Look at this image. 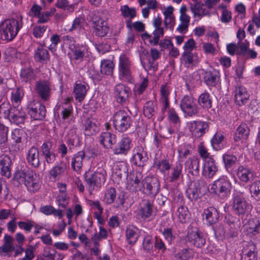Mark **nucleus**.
Segmentation results:
<instances>
[{"instance_id":"1","label":"nucleus","mask_w":260,"mask_h":260,"mask_svg":"<svg viewBox=\"0 0 260 260\" xmlns=\"http://www.w3.org/2000/svg\"><path fill=\"white\" fill-rule=\"evenodd\" d=\"M22 26L21 16L6 19L0 25V38L3 40L11 41L15 38Z\"/></svg>"},{"instance_id":"2","label":"nucleus","mask_w":260,"mask_h":260,"mask_svg":"<svg viewBox=\"0 0 260 260\" xmlns=\"http://www.w3.org/2000/svg\"><path fill=\"white\" fill-rule=\"evenodd\" d=\"M106 172L102 168H99L92 173H85L84 178L86 187L90 194L103 185L106 180Z\"/></svg>"},{"instance_id":"3","label":"nucleus","mask_w":260,"mask_h":260,"mask_svg":"<svg viewBox=\"0 0 260 260\" xmlns=\"http://www.w3.org/2000/svg\"><path fill=\"white\" fill-rule=\"evenodd\" d=\"M232 209L236 215L243 217L249 214L252 206L248 203L242 192H238L233 194Z\"/></svg>"},{"instance_id":"4","label":"nucleus","mask_w":260,"mask_h":260,"mask_svg":"<svg viewBox=\"0 0 260 260\" xmlns=\"http://www.w3.org/2000/svg\"><path fill=\"white\" fill-rule=\"evenodd\" d=\"M180 108L185 117L196 116L199 112L196 99L191 95H184L180 101Z\"/></svg>"},{"instance_id":"5","label":"nucleus","mask_w":260,"mask_h":260,"mask_svg":"<svg viewBox=\"0 0 260 260\" xmlns=\"http://www.w3.org/2000/svg\"><path fill=\"white\" fill-rule=\"evenodd\" d=\"M231 189V183L224 177L219 178L212 184L211 192L217 195L220 199L224 200L229 196Z\"/></svg>"},{"instance_id":"6","label":"nucleus","mask_w":260,"mask_h":260,"mask_svg":"<svg viewBox=\"0 0 260 260\" xmlns=\"http://www.w3.org/2000/svg\"><path fill=\"white\" fill-rule=\"evenodd\" d=\"M137 218L145 221L152 220L155 216L153 202L148 199H144L139 204L136 212Z\"/></svg>"},{"instance_id":"7","label":"nucleus","mask_w":260,"mask_h":260,"mask_svg":"<svg viewBox=\"0 0 260 260\" xmlns=\"http://www.w3.org/2000/svg\"><path fill=\"white\" fill-rule=\"evenodd\" d=\"M118 76L123 81L132 82L133 77L131 72V61L125 54L120 56L118 64Z\"/></svg>"},{"instance_id":"8","label":"nucleus","mask_w":260,"mask_h":260,"mask_svg":"<svg viewBox=\"0 0 260 260\" xmlns=\"http://www.w3.org/2000/svg\"><path fill=\"white\" fill-rule=\"evenodd\" d=\"M35 91L43 101H48L52 92L51 83L47 80L40 79L36 82Z\"/></svg>"},{"instance_id":"9","label":"nucleus","mask_w":260,"mask_h":260,"mask_svg":"<svg viewBox=\"0 0 260 260\" xmlns=\"http://www.w3.org/2000/svg\"><path fill=\"white\" fill-rule=\"evenodd\" d=\"M2 112L6 115H8L11 122L18 125H20V127L23 128L22 125H23L25 114L20 106L15 107L14 106L8 110L3 109Z\"/></svg>"},{"instance_id":"10","label":"nucleus","mask_w":260,"mask_h":260,"mask_svg":"<svg viewBox=\"0 0 260 260\" xmlns=\"http://www.w3.org/2000/svg\"><path fill=\"white\" fill-rule=\"evenodd\" d=\"M142 192L152 197L155 196L159 192L160 184L158 179L154 177H148L142 182Z\"/></svg>"},{"instance_id":"11","label":"nucleus","mask_w":260,"mask_h":260,"mask_svg":"<svg viewBox=\"0 0 260 260\" xmlns=\"http://www.w3.org/2000/svg\"><path fill=\"white\" fill-rule=\"evenodd\" d=\"M113 124L116 129L127 130L132 124L131 118L124 111L120 110L114 114Z\"/></svg>"},{"instance_id":"12","label":"nucleus","mask_w":260,"mask_h":260,"mask_svg":"<svg viewBox=\"0 0 260 260\" xmlns=\"http://www.w3.org/2000/svg\"><path fill=\"white\" fill-rule=\"evenodd\" d=\"M28 113L34 120H42L46 115V108L39 102L33 103L29 105Z\"/></svg>"},{"instance_id":"13","label":"nucleus","mask_w":260,"mask_h":260,"mask_svg":"<svg viewBox=\"0 0 260 260\" xmlns=\"http://www.w3.org/2000/svg\"><path fill=\"white\" fill-rule=\"evenodd\" d=\"M70 49L72 52L73 58L75 60L81 62L89 57V52L86 46L77 45L73 48L70 45Z\"/></svg>"},{"instance_id":"14","label":"nucleus","mask_w":260,"mask_h":260,"mask_svg":"<svg viewBox=\"0 0 260 260\" xmlns=\"http://www.w3.org/2000/svg\"><path fill=\"white\" fill-rule=\"evenodd\" d=\"M114 93L117 101L119 103H124L127 101L131 91L129 87L123 84H117L114 89Z\"/></svg>"},{"instance_id":"15","label":"nucleus","mask_w":260,"mask_h":260,"mask_svg":"<svg viewBox=\"0 0 260 260\" xmlns=\"http://www.w3.org/2000/svg\"><path fill=\"white\" fill-rule=\"evenodd\" d=\"M142 175L140 172H136L131 174L128 179L127 188L133 192H137L141 190L142 188L140 186V184L143 180Z\"/></svg>"},{"instance_id":"16","label":"nucleus","mask_w":260,"mask_h":260,"mask_svg":"<svg viewBox=\"0 0 260 260\" xmlns=\"http://www.w3.org/2000/svg\"><path fill=\"white\" fill-rule=\"evenodd\" d=\"M188 239L190 242L197 247H202L206 243L202 233L196 228L189 230Z\"/></svg>"},{"instance_id":"17","label":"nucleus","mask_w":260,"mask_h":260,"mask_svg":"<svg viewBox=\"0 0 260 260\" xmlns=\"http://www.w3.org/2000/svg\"><path fill=\"white\" fill-rule=\"evenodd\" d=\"M171 88L167 84H162L160 87L159 102L162 105L161 111L164 113L170 105L169 97Z\"/></svg>"},{"instance_id":"18","label":"nucleus","mask_w":260,"mask_h":260,"mask_svg":"<svg viewBox=\"0 0 260 260\" xmlns=\"http://www.w3.org/2000/svg\"><path fill=\"white\" fill-rule=\"evenodd\" d=\"M218 171V168L213 158L205 160L202 171V175L206 178H212Z\"/></svg>"},{"instance_id":"19","label":"nucleus","mask_w":260,"mask_h":260,"mask_svg":"<svg viewBox=\"0 0 260 260\" xmlns=\"http://www.w3.org/2000/svg\"><path fill=\"white\" fill-rule=\"evenodd\" d=\"M12 160L9 156L6 154H3L0 156V173L7 178L11 176V166Z\"/></svg>"},{"instance_id":"20","label":"nucleus","mask_w":260,"mask_h":260,"mask_svg":"<svg viewBox=\"0 0 260 260\" xmlns=\"http://www.w3.org/2000/svg\"><path fill=\"white\" fill-rule=\"evenodd\" d=\"M220 79L219 72L215 70L206 71L203 73V79L206 84L209 86H216Z\"/></svg>"},{"instance_id":"21","label":"nucleus","mask_w":260,"mask_h":260,"mask_svg":"<svg viewBox=\"0 0 260 260\" xmlns=\"http://www.w3.org/2000/svg\"><path fill=\"white\" fill-rule=\"evenodd\" d=\"M257 250L255 244L247 243L243 248L241 253V260H256Z\"/></svg>"},{"instance_id":"22","label":"nucleus","mask_w":260,"mask_h":260,"mask_svg":"<svg viewBox=\"0 0 260 260\" xmlns=\"http://www.w3.org/2000/svg\"><path fill=\"white\" fill-rule=\"evenodd\" d=\"M33 171L31 170H18L16 171L13 177V182L15 185L19 186L23 184H25L29 178L32 176Z\"/></svg>"},{"instance_id":"23","label":"nucleus","mask_w":260,"mask_h":260,"mask_svg":"<svg viewBox=\"0 0 260 260\" xmlns=\"http://www.w3.org/2000/svg\"><path fill=\"white\" fill-rule=\"evenodd\" d=\"M183 165L181 162L178 161L172 168L170 175L167 179L170 182H174L178 181L182 176Z\"/></svg>"},{"instance_id":"24","label":"nucleus","mask_w":260,"mask_h":260,"mask_svg":"<svg viewBox=\"0 0 260 260\" xmlns=\"http://www.w3.org/2000/svg\"><path fill=\"white\" fill-rule=\"evenodd\" d=\"M249 94L245 87L240 86L235 90V100L236 103L240 106L244 105L248 100Z\"/></svg>"},{"instance_id":"25","label":"nucleus","mask_w":260,"mask_h":260,"mask_svg":"<svg viewBox=\"0 0 260 260\" xmlns=\"http://www.w3.org/2000/svg\"><path fill=\"white\" fill-rule=\"evenodd\" d=\"M44 44L43 45H39L34 54L35 60L42 63H46L50 58L49 52L47 50L44 48Z\"/></svg>"},{"instance_id":"26","label":"nucleus","mask_w":260,"mask_h":260,"mask_svg":"<svg viewBox=\"0 0 260 260\" xmlns=\"http://www.w3.org/2000/svg\"><path fill=\"white\" fill-rule=\"evenodd\" d=\"M147 154L142 148L138 147L135 149L132 161L136 166H144V162L147 160Z\"/></svg>"},{"instance_id":"27","label":"nucleus","mask_w":260,"mask_h":260,"mask_svg":"<svg viewBox=\"0 0 260 260\" xmlns=\"http://www.w3.org/2000/svg\"><path fill=\"white\" fill-rule=\"evenodd\" d=\"M131 140L128 138H123L114 148L116 154H126L131 148Z\"/></svg>"},{"instance_id":"28","label":"nucleus","mask_w":260,"mask_h":260,"mask_svg":"<svg viewBox=\"0 0 260 260\" xmlns=\"http://www.w3.org/2000/svg\"><path fill=\"white\" fill-rule=\"evenodd\" d=\"M236 174L239 180L244 183L250 181L253 177V174L251 170L243 166L238 167Z\"/></svg>"},{"instance_id":"29","label":"nucleus","mask_w":260,"mask_h":260,"mask_svg":"<svg viewBox=\"0 0 260 260\" xmlns=\"http://www.w3.org/2000/svg\"><path fill=\"white\" fill-rule=\"evenodd\" d=\"M27 160L30 165L35 168H37L40 166L39 152L37 148L31 147L28 150Z\"/></svg>"},{"instance_id":"30","label":"nucleus","mask_w":260,"mask_h":260,"mask_svg":"<svg viewBox=\"0 0 260 260\" xmlns=\"http://www.w3.org/2000/svg\"><path fill=\"white\" fill-rule=\"evenodd\" d=\"M200 159L192 157L188 158L185 162L186 168L189 173L193 176H197L199 174Z\"/></svg>"},{"instance_id":"31","label":"nucleus","mask_w":260,"mask_h":260,"mask_svg":"<svg viewBox=\"0 0 260 260\" xmlns=\"http://www.w3.org/2000/svg\"><path fill=\"white\" fill-rule=\"evenodd\" d=\"M100 141L104 147L111 148L116 143V137L110 132H105L100 135Z\"/></svg>"},{"instance_id":"32","label":"nucleus","mask_w":260,"mask_h":260,"mask_svg":"<svg viewBox=\"0 0 260 260\" xmlns=\"http://www.w3.org/2000/svg\"><path fill=\"white\" fill-rule=\"evenodd\" d=\"M25 185L28 190L32 192H36L40 189L41 181L35 172L33 171L32 176L28 179Z\"/></svg>"},{"instance_id":"33","label":"nucleus","mask_w":260,"mask_h":260,"mask_svg":"<svg viewBox=\"0 0 260 260\" xmlns=\"http://www.w3.org/2000/svg\"><path fill=\"white\" fill-rule=\"evenodd\" d=\"M88 89V87L85 84L76 83L73 90L76 100L82 102L86 95Z\"/></svg>"},{"instance_id":"34","label":"nucleus","mask_w":260,"mask_h":260,"mask_svg":"<svg viewBox=\"0 0 260 260\" xmlns=\"http://www.w3.org/2000/svg\"><path fill=\"white\" fill-rule=\"evenodd\" d=\"M206 219L211 225L216 223L219 220L220 216L218 210L213 207H209L204 210Z\"/></svg>"},{"instance_id":"35","label":"nucleus","mask_w":260,"mask_h":260,"mask_svg":"<svg viewBox=\"0 0 260 260\" xmlns=\"http://www.w3.org/2000/svg\"><path fill=\"white\" fill-rule=\"evenodd\" d=\"M66 169V165L63 163L54 166L49 172L50 178L54 181L58 180L64 174Z\"/></svg>"},{"instance_id":"36","label":"nucleus","mask_w":260,"mask_h":260,"mask_svg":"<svg viewBox=\"0 0 260 260\" xmlns=\"http://www.w3.org/2000/svg\"><path fill=\"white\" fill-rule=\"evenodd\" d=\"M138 229L133 225H129L126 230V237L130 244H134L138 240L139 237Z\"/></svg>"},{"instance_id":"37","label":"nucleus","mask_w":260,"mask_h":260,"mask_svg":"<svg viewBox=\"0 0 260 260\" xmlns=\"http://www.w3.org/2000/svg\"><path fill=\"white\" fill-rule=\"evenodd\" d=\"M85 157V152L83 151L78 152L76 154L72 160V167L73 169L76 171L79 172L83 166V160Z\"/></svg>"},{"instance_id":"38","label":"nucleus","mask_w":260,"mask_h":260,"mask_svg":"<svg viewBox=\"0 0 260 260\" xmlns=\"http://www.w3.org/2000/svg\"><path fill=\"white\" fill-rule=\"evenodd\" d=\"M70 100V98L67 99L66 101L58 107V110L63 119L68 118L72 112V107L69 103Z\"/></svg>"},{"instance_id":"39","label":"nucleus","mask_w":260,"mask_h":260,"mask_svg":"<svg viewBox=\"0 0 260 260\" xmlns=\"http://www.w3.org/2000/svg\"><path fill=\"white\" fill-rule=\"evenodd\" d=\"M4 244L0 246V253H8L14 250V239L12 236L6 234L4 236Z\"/></svg>"},{"instance_id":"40","label":"nucleus","mask_w":260,"mask_h":260,"mask_svg":"<svg viewBox=\"0 0 260 260\" xmlns=\"http://www.w3.org/2000/svg\"><path fill=\"white\" fill-rule=\"evenodd\" d=\"M156 104L151 101L147 102L143 107V113L148 118H151L156 112Z\"/></svg>"},{"instance_id":"41","label":"nucleus","mask_w":260,"mask_h":260,"mask_svg":"<svg viewBox=\"0 0 260 260\" xmlns=\"http://www.w3.org/2000/svg\"><path fill=\"white\" fill-rule=\"evenodd\" d=\"M198 103L204 109H209L212 107V100L209 93H202L198 98Z\"/></svg>"},{"instance_id":"42","label":"nucleus","mask_w":260,"mask_h":260,"mask_svg":"<svg viewBox=\"0 0 260 260\" xmlns=\"http://www.w3.org/2000/svg\"><path fill=\"white\" fill-rule=\"evenodd\" d=\"M114 64L112 61L107 59L101 61V72L107 75H111L113 73Z\"/></svg>"},{"instance_id":"43","label":"nucleus","mask_w":260,"mask_h":260,"mask_svg":"<svg viewBox=\"0 0 260 260\" xmlns=\"http://www.w3.org/2000/svg\"><path fill=\"white\" fill-rule=\"evenodd\" d=\"M154 166L161 173L165 174L166 171L171 169V164L170 163L169 160L166 159L162 160L155 159L154 162Z\"/></svg>"},{"instance_id":"44","label":"nucleus","mask_w":260,"mask_h":260,"mask_svg":"<svg viewBox=\"0 0 260 260\" xmlns=\"http://www.w3.org/2000/svg\"><path fill=\"white\" fill-rule=\"evenodd\" d=\"M176 214L180 222L185 223L189 218V212L186 206H180L178 207Z\"/></svg>"},{"instance_id":"45","label":"nucleus","mask_w":260,"mask_h":260,"mask_svg":"<svg viewBox=\"0 0 260 260\" xmlns=\"http://www.w3.org/2000/svg\"><path fill=\"white\" fill-rule=\"evenodd\" d=\"M200 188L198 187L196 183L191 185L186 190L187 197L191 201L197 200L200 198Z\"/></svg>"},{"instance_id":"46","label":"nucleus","mask_w":260,"mask_h":260,"mask_svg":"<svg viewBox=\"0 0 260 260\" xmlns=\"http://www.w3.org/2000/svg\"><path fill=\"white\" fill-rule=\"evenodd\" d=\"M247 226V230L249 233L253 235L260 233V220L252 219L249 221Z\"/></svg>"},{"instance_id":"47","label":"nucleus","mask_w":260,"mask_h":260,"mask_svg":"<svg viewBox=\"0 0 260 260\" xmlns=\"http://www.w3.org/2000/svg\"><path fill=\"white\" fill-rule=\"evenodd\" d=\"M187 126L190 130H206L209 128V123L202 121H192L187 123Z\"/></svg>"},{"instance_id":"48","label":"nucleus","mask_w":260,"mask_h":260,"mask_svg":"<svg viewBox=\"0 0 260 260\" xmlns=\"http://www.w3.org/2000/svg\"><path fill=\"white\" fill-rule=\"evenodd\" d=\"M121 15L125 18L133 19L136 16V11L134 8H130L127 5H123L120 7Z\"/></svg>"},{"instance_id":"49","label":"nucleus","mask_w":260,"mask_h":260,"mask_svg":"<svg viewBox=\"0 0 260 260\" xmlns=\"http://www.w3.org/2000/svg\"><path fill=\"white\" fill-rule=\"evenodd\" d=\"M116 197V191L113 187L107 189L105 192L103 201L107 204H111L114 202Z\"/></svg>"},{"instance_id":"50","label":"nucleus","mask_w":260,"mask_h":260,"mask_svg":"<svg viewBox=\"0 0 260 260\" xmlns=\"http://www.w3.org/2000/svg\"><path fill=\"white\" fill-rule=\"evenodd\" d=\"M194 4L190 5V9L195 16L202 17L205 15L204 10L203 9V4L201 2H194Z\"/></svg>"},{"instance_id":"51","label":"nucleus","mask_w":260,"mask_h":260,"mask_svg":"<svg viewBox=\"0 0 260 260\" xmlns=\"http://www.w3.org/2000/svg\"><path fill=\"white\" fill-rule=\"evenodd\" d=\"M250 192L251 197L255 198L257 201H260V181H254L251 184Z\"/></svg>"},{"instance_id":"52","label":"nucleus","mask_w":260,"mask_h":260,"mask_svg":"<svg viewBox=\"0 0 260 260\" xmlns=\"http://www.w3.org/2000/svg\"><path fill=\"white\" fill-rule=\"evenodd\" d=\"M153 35V38L150 39L149 42L152 45H156L159 42V39L164 36V28L162 27L155 28Z\"/></svg>"},{"instance_id":"53","label":"nucleus","mask_w":260,"mask_h":260,"mask_svg":"<svg viewBox=\"0 0 260 260\" xmlns=\"http://www.w3.org/2000/svg\"><path fill=\"white\" fill-rule=\"evenodd\" d=\"M222 159L226 170L231 168L237 160L236 156L229 154H224L222 156Z\"/></svg>"},{"instance_id":"54","label":"nucleus","mask_w":260,"mask_h":260,"mask_svg":"<svg viewBox=\"0 0 260 260\" xmlns=\"http://www.w3.org/2000/svg\"><path fill=\"white\" fill-rule=\"evenodd\" d=\"M224 139V136L222 133L217 132L211 140L213 147L216 149H220V145L222 144Z\"/></svg>"},{"instance_id":"55","label":"nucleus","mask_w":260,"mask_h":260,"mask_svg":"<svg viewBox=\"0 0 260 260\" xmlns=\"http://www.w3.org/2000/svg\"><path fill=\"white\" fill-rule=\"evenodd\" d=\"M20 76L22 81L24 82L30 81L34 76L32 70L30 68L22 69L21 71Z\"/></svg>"},{"instance_id":"56","label":"nucleus","mask_w":260,"mask_h":260,"mask_svg":"<svg viewBox=\"0 0 260 260\" xmlns=\"http://www.w3.org/2000/svg\"><path fill=\"white\" fill-rule=\"evenodd\" d=\"M94 28L95 35L100 37H105L109 31V27L105 22L101 25H95Z\"/></svg>"},{"instance_id":"57","label":"nucleus","mask_w":260,"mask_h":260,"mask_svg":"<svg viewBox=\"0 0 260 260\" xmlns=\"http://www.w3.org/2000/svg\"><path fill=\"white\" fill-rule=\"evenodd\" d=\"M193 256V251L190 249H183L178 252L176 255V257L180 260H188Z\"/></svg>"},{"instance_id":"58","label":"nucleus","mask_w":260,"mask_h":260,"mask_svg":"<svg viewBox=\"0 0 260 260\" xmlns=\"http://www.w3.org/2000/svg\"><path fill=\"white\" fill-rule=\"evenodd\" d=\"M85 23V19L82 17H76L73 21L71 27L69 31L74 30H80L83 27L84 24Z\"/></svg>"},{"instance_id":"59","label":"nucleus","mask_w":260,"mask_h":260,"mask_svg":"<svg viewBox=\"0 0 260 260\" xmlns=\"http://www.w3.org/2000/svg\"><path fill=\"white\" fill-rule=\"evenodd\" d=\"M56 6L60 9L73 11L74 10L75 6L73 4H69L68 0H57L56 3Z\"/></svg>"},{"instance_id":"60","label":"nucleus","mask_w":260,"mask_h":260,"mask_svg":"<svg viewBox=\"0 0 260 260\" xmlns=\"http://www.w3.org/2000/svg\"><path fill=\"white\" fill-rule=\"evenodd\" d=\"M91 206L93 209L97 210L96 211L94 212V217L100 221L102 219L101 215L103 211V209L101 206L100 202L99 201H92Z\"/></svg>"},{"instance_id":"61","label":"nucleus","mask_w":260,"mask_h":260,"mask_svg":"<svg viewBox=\"0 0 260 260\" xmlns=\"http://www.w3.org/2000/svg\"><path fill=\"white\" fill-rule=\"evenodd\" d=\"M55 253H52L51 248L45 247L41 256V260H55Z\"/></svg>"},{"instance_id":"62","label":"nucleus","mask_w":260,"mask_h":260,"mask_svg":"<svg viewBox=\"0 0 260 260\" xmlns=\"http://www.w3.org/2000/svg\"><path fill=\"white\" fill-rule=\"evenodd\" d=\"M17 224L20 229L24 230L27 233L30 232L32 228L35 226V222L31 220H28L27 221H20Z\"/></svg>"},{"instance_id":"63","label":"nucleus","mask_w":260,"mask_h":260,"mask_svg":"<svg viewBox=\"0 0 260 260\" xmlns=\"http://www.w3.org/2000/svg\"><path fill=\"white\" fill-rule=\"evenodd\" d=\"M51 44L49 45L48 48L52 52H54L56 50V48L58 44L60 42V36L57 34H53L50 37Z\"/></svg>"},{"instance_id":"64","label":"nucleus","mask_w":260,"mask_h":260,"mask_svg":"<svg viewBox=\"0 0 260 260\" xmlns=\"http://www.w3.org/2000/svg\"><path fill=\"white\" fill-rule=\"evenodd\" d=\"M162 234L165 239L170 243L175 238V234L171 228H165Z\"/></svg>"}]
</instances>
